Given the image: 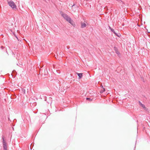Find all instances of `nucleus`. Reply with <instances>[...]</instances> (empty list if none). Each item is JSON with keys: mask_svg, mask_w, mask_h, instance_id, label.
I'll use <instances>...</instances> for the list:
<instances>
[{"mask_svg": "<svg viewBox=\"0 0 150 150\" xmlns=\"http://www.w3.org/2000/svg\"><path fill=\"white\" fill-rule=\"evenodd\" d=\"M60 14H61V15L66 20H67V18L69 17L66 14H65L61 11L60 12Z\"/></svg>", "mask_w": 150, "mask_h": 150, "instance_id": "nucleus-4", "label": "nucleus"}, {"mask_svg": "<svg viewBox=\"0 0 150 150\" xmlns=\"http://www.w3.org/2000/svg\"><path fill=\"white\" fill-rule=\"evenodd\" d=\"M138 26H139V27H140V26L139 25H138Z\"/></svg>", "mask_w": 150, "mask_h": 150, "instance_id": "nucleus-26", "label": "nucleus"}, {"mask_svg": "<svg viewBox=\"0 0 150 150\" xmlns=\"http://www.w3.org/2000/svg\"><path fill=\"white\" fill-rule=\"evenodd\" d=\"M16 38H17V39H18V38L17 36H16Z\"/></svg>", "mask_w": 150, "mask_h": 150, "instance_id": "nucleus-23", "label": "nucleus"}, {"mask_svg": "<svg viewBox=\"0 0 150 150\" xmlns=\"http://www.w3.org/2000/svg\"><path fill=\"white\" fill-rule=\"evenodd\" d=\"M135 148H136V146H135V147H134V150H135Z\"/></svg>", "mask_w": 150, "mask_h": 150, "instance_id": "nucleus-20", "label": "nucleus"}, {"mask_svg": "<svg viewBox=\"0 0 150 150\" xmlns=\"http://www.w3.org/2000/svg\"><path fill=\"white\" fill-rule=\"evenodd\" d=\"M138 26H139V27H140V26L139 25H138Z\"/></svg>", "mask_w": 150, "mask_h": 150, "instance_id": "nucleus-28", "label": "nucleus"}, {"mask_svg": "<svg viewBox=\"0 0 150 150\" xmlns=\"http://www.w3.org/2000/svg\"><path fill=\"white\" fill-rule=\"evenodd\" d=\"M60 14H61V15L66 20H67V18L69 17L66 14H65L61 11L60 12Z\"/></svg>", "mask_w": 150, "mask_h": 150, "instance_id": "nucleus-3", "label": "nucleus"}, {"mask_svg": "<svg viewBox=\"0 0 150 150\" xmlns=\"http://www.w3.org/2000/svg\"><path fill=\"white\" fill-rule=\"evenodd\" d=\"M27 115L28 116H27V117L25 118V119H26V120H30V118L29 116L28 113H27Z\"/></svg>", "mask_w": 150, "mask_h": 150, "instance_id": "nucleus-13", "label": "nucleus"}, {"mask_svg": "<svg viewBox=\"0 0 150 150\" xmlns=\"http://www.w3.org/2000/svg\"><path fill=\"white\" fill-rule=\"evenodd\" d=\"M139 104H140L141 106L145 110H148V109L145 107V105L143 104H142L140 101H139Z\"/></svg>", "mask_w": 150, "mask_h": 150, "instance_id": "nucleus-7", "label": "nucleus"}, {"mask_svg": "<svg viewBox=\"0 0 150 150\" xmlns=\"http://www.w3.org/2000/svg\"><path fill=\"white\" fill-rule=\"evenodd\" d=\"M19 66L20 67H22V65L21 64V65H20Z\"/></svg>", "mask_w": 150, "mask_h": 150, "instance_id": "nucleus-22", "label": "nucleus"}, {"mask_svg": "<svg viewBox=\"0 0 150 150\" xmlns=\"http://www.w3.org/2000/svg\"><path fill=\"white\" fill-rule=\"evenodd\" d=\"M3 147L4 149H7V143L4 137L2 138Z\"/></svg>", "mask_w": 150, "mask_h": 150, "instance_id": "nucleus-2", "label": "nucleus"}, {"mask_svg": "<svg viewBox=\"0 0 150 150\" xmlns=\"http://www.w3.org/2000/svg\"><path fill=\"white\" fill-rule=\"evenodd\" d=\"M111 31L112 32L114 33L115 32V31L113 29H111Z\"/></svg>", "mask_w": 150, "mask_h": 150, "instance_id": "nucleus-15", "label": "nucleus"}, {"mask_svg": "<svg viewBox=\"0 0 150 150\" xmlns=\"http://www.w3.org/2000/svg\"><path fill=\"white\" fill-rule=\"evenodd\" d=\"M105 88H103V89L101 90L100 91V93H103V92H105Z\"/></svg>", "mask_w": 150, "mask_h": 150, "instance_id": "nucleus-12", "label": "nucleus"}, {"mask_svg": "<svg viewBox=\"0 0 150 150\" xmlns=\"http://www.w3.org/2000/svg\"><path fill=\"white\" fill-rule=\"evenodd\" d=\"M101 88H104L103 87V86H101Z\"/></svg>", "mask_w": 150, "mask_h": 150, "instance_id": "nucleus-21", "label": "nucleus"}, {"mask_svg": "<svg viewBox=\"0 0 150 150\" xmlns=\"http://www.w3.org/2000/svg\"><path fill=\"white\" fill-rule=\"evenodd\" d=\"M120 1H121L122 2V0H120Z\"/></svg>", "mask_w": 150, "mask_h": 150, "instance_id": "nucleus-24", "label": "nucleus"}, {"mask_svg": "<svg viewBox=\"0 0 150 150\" xmlns=\"http://www.w3.org/2000/svg\"><path fill=\"white\" fill-rule=\"evenodd\" d=\"M8 3L9 6L13 9L16 8V6L13 1L8 0Z\"/></svg>", "mask_w": 150, "mask_h": 150, "instance_id": "nucleus-1", "label": "nucleus"}, {"mask_svg": "<svg viewBox=\"0 0 150 150\" xmlns=\"http://www.w3.org/2000/svg\"><path fill=\"white\" fill-rule=\"evenodd\" d=\"M71 18L70 17H69L67 20H66V21H67L69 23H70V21L71 20Z\"/></svg>", "mask_w": 150, "mask_h": 150, "instance_id": "nucleus-11", "label": "nucleus"}, {"mask_svg": "<svg viewBox=\"0 0 150 150\" xmlns=\"http://www.w3.org/2000/svg\"><path fill=\"white\" fill-rule=\"evenodd\" d=\"M75 5V4H74L72 6V10L73 11H74V9H73V7H74V6Z\"/></svg>", "mask_w": 150, "mask_h": 150, "instance_id": "nucleus-16", "label": "nucleus"}, {"mask_svg": "<svg viewBox=\"0 0 150 150\" xmlns=\"http://www.w3.org/2000/svg\"><path fill=\"white\" fill-rule=\"evenodd\" d=\"M86 99L87 100H89L90 101H91L92 100V99H91L90 98H86Z\"/></svg>", "mask_w": 150, "mask_h": 150, "instance_id": "nucleus-14", "label": "nucleus"}, {"mask_svg": "<svg viewBox=\"0 0 150 150\" xmlns=\"http://www.w3.org/2000/svg\"><path fill=\"white\" fill-rule=\"evenodd\" d=\"M114 50L115 51V52L116 53V54H117L120 57V52L118 51V49L117 47H114Z\"/></svg>", "mask_w": 150, "mask_h": 150, "instance_id": "nucleus-5", "label": "nucleus"}, {"mask_svg": "<svg viewBox=\"0 0 150 150\" xmlns=\"http://www.w3.org/2000/svg\"><path fill=\"white\" fill-rule=\"evenodd\" d=\"M138 26H139V27H140V26L139 25H138Z\"/></svg>", "mask_w": 150, "mask_h": 150, "instance_id": "nucleus-27", "label": "nucleus"}, {"mask_svg": "<svg viewBox=\"0 0 150 150\" xmlns=\"http://www.w3.org/2000/svg\"><path fill=\"white\" fill-rule=\"evenodd\" d=\"M66 47L67 49H69V46H67Z\"/></svg>", "mask_w": 150, "mask_h": 150, "instance_id": "nucleus-18", "label": "nucleus"}, {"mask_svg": "<svg viewBox=\"0 0 150 150\" xmlns=\"http://www.w3.org/2000/svg\"><path fill=\"white\" fill-rule=\"evenodd\" d=\"M114 34L117 36L118 37L120 38L121 36V35L120 33H116L115 32Z\"/></svg>", "mask_w": 150, "mask_h": 150, "instance_id": "nucleus-10", "label": "nucleus"}, {"mask_svg": "<svg viewBox=\"0 0 150 150\" xmlns=\"http://www.w3.org/2000/svg\"><path fill=\"white\" fill-rule=\"evenodd\" d=\"M109 29L110 30H111V29H112V28H111V27H110V26L109 27Z\"/></svg>", "mask_w": 150, "mask_h": 150, "instance_id": "nucleus-19", "label": "nucleus"}, {"mask_svg": "<svg viewBox=\"0 0 150 150\" xmlns=\"http://www.w3.org/2000/svg\"><path fill=\"white\" fill-rule=\"evenodd\" d=\"M22 91L24 92V93L25 94V90L24 89H22Z\"/></svg>", "mask_w": 150, "mask_h": 150, "instance_id": "nucleus-17", "label": "nucleus"}, {"mask_svg": "<svg viewBox=\"0 0 150 150\" xmlns=\"http://www.w3.org/2000/svg\"><path fill=\"white\" fill-rule=\"evenodd\" d=\"M77 74L79 76V79H81L82 77V76H83V74L82 73H77Z\"/></svg>", "mask_w": 150, "mask_h": 150, "instance_id": "nucleus-8", "label": "nucleus"}, {"mask_svg": "<svg viewBox=\"0 0 150 150\" xmlns=\"http://www.w3.org/2000/svg\"><path fill=\"white\" fill-rule=\"evenodd\" d=\"M4 150H7V149H4Z\"/></svg>", "mask_w": 150, "mask_h": 150, "instance_id": "nucleus-25", "label": "nucleus"}, {"mask_svg": "<svg viewBox=\"0 0 150 150\" xmlns=\"http://www.w3.org/2000/svg\"><path fill=\"white\" fill-rule=\"evenodd\" d=\"M69 23L70 24H71L73 26H74V27H75V26L76 25L73 20H71L70 21V23Z\"/></svg>", "mask_w": 150, "mask_h": 150, "instance_id": "nucleus-9", "label": "nucleus"}, {"mask_svg": "<svg viewBox=\"0 0 150 150\" xmlns=\"http://www.w3.org/2000/svg\"><path fill=\"white\" fill-rule=\"evenodd\" d=\"M87 26L86 24L84 22H81V27L82 28H85Z\"/></svg>", "mask_w": 150, "mask_h": 150, "instance_id": "nucleus-6", "label": "nucleus"}]
</instances>
